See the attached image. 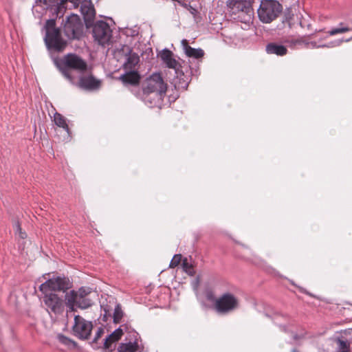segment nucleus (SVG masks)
<instances>
[{
  "mask_svg": "<svg viewBox=\"0 0 352 352\" xmlns=\"http://www.w3.org/2000/svg\"><path fill=\"white\" fill-rule=\"evenodd\" d=\"M120 80H122L124 84L137 85L140 82V76L135 71H130L120 76Z\"/></svg>",
  "mask_w": 352,
  "mask_h": 352,
  "instance_id": "18",
  "label": "nucleus"
},
{
  "mask_svg": "<svg viewBox=\"0 0 352 352\" xmlns=\"http://www.w3.org/2000/svg\"><path fill=\"white\" fill-rule=\"evenodd\" d=\"M182 267H183L184 271L186 273H187L188 275H190V276L195 275V272L194 270L193 266L188 262L187 258H184L182 261Z\"/></svg>",
  "mask_w": 352,
  "mask_h": 352,
  "instance_id": "23",
  "label": "nucleus"
},
{
  "mask_svg": "<svg viewBox=\"0 0 352 352\" xmlns=\"http://www.w3.org/2000/svg\"><path fill=\"white\" fill-rule=\"evenodd\" d=\"M253 1V0H228L227 6L234 20L248 23L254 15Z\"/></svg>",
  "mask_w": 352,
  "mask_h": 352,
  "instance_id": "2",
  "label": "nucleus"
},
{
  "mask_svg": "<svg viewBox=\"0 0 352 352\" xmlns=\"http://www.w3.org/2000/svg\"><path fill=\"white\" fill-rule=\"evenodd\" d=\"M58 66L64 76L70 81L73 80V78L69 69L78 72H84L87 69V62L78 55L73 53L65 55L60 60Z\"/></svg>",
  "mask_w": 352,
  "mask_h": 352,
  "instance_id": "3",
  "label": "nucleus"
},
{
  "mask_svg": "<svg viewBox=\"0 0 352 352\" xmlns=\"http://www.w3.org/2000/svg\"><path fill=\"white\" fill-rule=\"evenodd\" d=\"M283 10L282 5L276 0H263L258 10V16L263 23H270L276 19Z\"/></svg>",
  "mask_w": 352,
  "mask_h": 352,
  "instance_id": "4",
  "label": "nucleus"
},
{
  "mask_svg": "<svg viewBox=\"0 0 352 352\" xmlns=\"http://www.w3.org/2000/svg\"><path fill=\"white\" fill-rule=\"evenodd\" d=\"M104 329L101 327L98 328L97 332L94 338V342H97L98 340L101 338V336L104 334Z\"/></svg>",
  "mask_w": 352,
  "mask_h": 352,
  "instance_id": "31",
  "label": "nucleus"
},
{
  "mask_svg": "<svg viewBox=\"0 0 352 352\" xmlns=\"http://www.w3.org/2000/svg\"><path fill=\"white\" fill-rule=\"evenodd\" d=\"M338 344V351L337 352H351L350 344L348 342L339 339Z\"/></svg>",
  "mask_w": 352,
  "mask_h": 352,
  "instance_id": "24",
  "label": "nucleus"
},
{
  "mask_svg": "<svg viewBox=\"0 0 352 352\" xmlns=\"http://www.w3.org/2000/svg\"><path fill=\"white\" fill-rule=\"evenodd\" d=\"M45 42L48 49L56 52H63L67 43L61 36L60 30H52L46 33Z\"/></svg>",
  "mask_w": 352,
  "mask_h": 352,
  "instance_id": "11",
  "label": "nucleus"
},
{
  "mask_svg": "<svg viewBox=\"0 0 352 352\" xmlns=\"http://www.w3.org/2000/svg\"><path fill=\"white\" fill-rule=\"evenodd\" d=\"M87 294L84 289H79L78 292H71V296L67 302V306L72 311H74V307L76 306L81 309H86L91 306V300L86 297Z\"/></svg>",
  "mask_w": 352,
  "mask_h": 352,
  "instance_id": "12",
  "label": "nucleus"
},
{
  "mask_svg": "<svg viewBox=\"0 0 352 352\" xmlns=\"http://www.w3.org/2000/svg\"><path fill=\"white\" fill-rule=\"evenodd\" d=\"M122 335V330L121 329H118L115 330L111 334H110L109 336L111 339H113V340L117 342L121 338Z\"/></svg>",
  "mask_w": 352,
  "mask_h": 352,
  "instance_id": "28",
  "label": "nucleus"
},
{
  "mask_svg": "<svg viewBox=\"0 0 352 352\" xmlns=\"http://www.w3.org/2000/svg\"><path fill=\"white\" fill-rule=\"evenodd\" d=\"M53 122L58 127L62 128L65 131L66 135L64 136L63 140H69L71 138V131L66 118L62 114L56 112L54 114Z\"/></svg>",
  "mask_w": 352,
  "mask_h": 352,
  "instance_id": "15",
  "label": "nucleus"
},
{
  "mask_svg": "<svg viewBox=\"0 0 352 352\" xmlns=\"http://www.w3.org/2000/svg\"><path fill=\"white\" fill-rule=\"evenodd\" d=\"M93 329L91 321L85 320L80 315H75L72 327V334L80 340H88Z\"/></svg>",
  "mask_w": 352,
  "mask_h": 352,
  "instance_id": "7",
  "label": "nucleus"
},
{
  "mask_svg": "<svg viewBox=\"0 0 352 352\" xmlns=\"http://www.w3.org/2000/svg\"><path fill=\"white\" fill-rule=\"evenodd\" d=\"M80 10L82 15L84 16L87 25H89V23L94 21L96 15V11L94 6L86 2L82 4Z\"/></svg>",
  "mask_w": 352,
  "mask_h": 352,
  "instance_id": "16",
  "label": "nucleus"
},
{
  "mask_svg": "<svg viewBox=\"0 0 352 352\" xmlns=\"http://www.w3.org/2000/svg\"><path fill=\"white\" fill-rule=\"evenodd\" d=\"M160 58L168 68L173 69L176 72L179 69L180 65L173 58V54L170 50L167 49L162 50L160 54Z\"/></svg>",
  "mask_w": 352,
  "mask_h": 352,
  "instance_id": "14",
  "label": "nucleus"
},
{
  "mask_svg": "<svg viewBox=\"0 0 352 352\" xmlns=\"http://www.w3.org/2000/svg\"><path fill=\"white\" fill-rule=\"evenodd\" d=\"M182 43L185 50V53L188 57L199 59L204 56V52L201 49H195L190 47L186 39H184Z\"/></svg>",
  "mask_w": 352,
  "mask_h": 352,
  "instance_id": "19",
  "label": "nucleus"
},
{
  "mask_svg": "<svg viewBox=\"0 0 352 352\" xmlns=\"http://www.w3.org/2000/svg\"><path fill=\"white\" fill-rule=\"evenodd\" d=\"M139 56L137 54H131L127 58V60L124 65V69L129 70L133 69V68H135V65L139 63Z\"/></svg>",
  "mask_w": 352,
  "mask_h": 352,
  "instance_id": "20",
  "label": "nucleus"
},
{
  "mask_svg": "<svg viewBox=\"0 0 352 352\" xmlns=\"http://www.w3.org/2000/svg\"><path fill=\"white\" fill-rule=\"evenodd\" d=\"M167 90V84L159 73L153 74L142 85V99L145 102L155 104L161 100Z\"/></svg>",
  "mask_w": 352,
  "mask_h": 352,
  "instance_id": "1",
  "label": "nucleus"
},
{
  "mask_svg": "<svg viewBox=\"0 0 352 352\" xmlns=\"http://www.w3.org/2000/svg\"><path fill=\"white\" fill-rule=\"evenodd\" d=\"M100 85V80L96 79L92 75L81 76L78 82V86L80 88L86 90L98 89Z\"/></svg>",
  "mask_w": 352,
  "mask_h": 352,
  "instance_id": "13",
  "label": "nucleus"
},
{
  "mask_svg": "<svg viewBox=\"0 0 352 352\" xmlns=\"http://www.w3.org/2000/svg\"><path fill=\"white\" fill-rule=\"evenodd\" d=\"M214 306L218 313L226 314L239 308V300L234 294L227 292L216 299Z\"/></svg>",
  "mask_w": 352,
  "mask_h": 352,
  "instance_id": "5",
  "label": "nucleus"
},
{
  "mask_svg": "<svg viewBox=\"0 0 352 352\" xmlns=\"http://www.w3.org/2000/svg\"><path fill=\"white\" fill-rule=\"evenodd\" d=\"M122 317V311L119 305H118L113 313V321L115 323H119Z\"/></svg>",
  "mask_w": 352,
  "mask_h": 352,
  "instance_id": "26",
  "label": "nucleus"
},
{
  "mask_svg": "<svg viewBox=\"0 0 352 352\" xmlns=\"http://www.w3.org/2000/svg\"><path fill=\"white\" fill-rule=\"evenodd\" d=\"M116 342L115 340H113V339H111L110 338V336H109L106 339H105V341H104V349H109L111 348V344L113 343Z\"/></svg>",
  "mask_w": 352,
  "mask_h": 352,
  "instance_id": "32",
  "label": "nucleus"
},
{
  "mask_svg": "<svg viewBox=\"0 0 352 352\" xmlns=\"http://www.w3.org/2000/svg\"><path fill=\"white\" fill-rule=\"evenodd\" d=\"M138 345L136 342H129L121 344L118 348L119 352H135L138 350Z\"/></svg>",
  "mask_w": 352,
  "mask_h": 352,
  "instance_id": "21",
  "label": "nucleus"
},
{
  "mask_svg": "<svg viewBox=\"0 0 352 352\" xmlns=\"http://www.w3.org/2000/svg\"><path fill=\"white\" fill-rule=\"evenodd\" d=\"M93 36L99 45L104 46L111 42L112 30L107 23L98 21L93 27Z\"/></svg>",
  "mask_w": 352,
  "mask_h": 352,
  "instance_id": "9",
  "label": "nucleus"
},
{
  "mask_svg": "<svg viewBox=\"0 0 352 352\" xmlns=\"http://www.w3.org/2000/svg\"><path fill=\"white\" fill-rule=\"evenodd\" d=\"M351 29L347 26H344L343 23L340 24V27L334 28L330 30L327 33L330 36H334L338 34H343L350 31Z\"/></svg>",
  "mask_w": 352,
  "mask_h": 352,
  "instance_id": "22",
  "label": "nucleus"
},
{
  "mask_svg": "<svg viewBox=\"0 0 352 352\" xmlns=\"http://www.w3.org/2000/svg\"><path fill=\"white\" fill-rule=\"evenodd\" d=\"M42 294H43V302L49 313L52 312L57 314L63 311V300L56 294L51 292H42Z\"/></svg>",
  "mask_w": 352,
  "mask_h": 352,
  "instance_id": "10",
  "label": "nucleus"
},
{
  "mask_svg": "<svg viewBox=\"0 0 352 352\" xmlns=\"http://www.w3.org/2000/svg\"><path fill=\"white\" fill-rule=\"evenodd\" d=\"M58 341L60 342H61L62 344H65L67 346H69L70 344H74V341H72L71 339L65 337L63 335H58Z\"/></svg>",
  "mask_w": 352,
  "mask_h": 352,
  "instance_id": "29",
  "label": "nucleus"
},
{
  "mask_svg": "<svg viewBox=\"0 0 352 352\" xmlns=\"http://www.w3.org/2000/svg\"><path fill=\"white\" fill-rule=\"evenodd\" d=\"M182 258V256L181 254H175L170 263L169 267L175 268L177 267L181 263Z\"/></svg>",
  "mask_w": 352,
  "mask_h": 352,
  "instance_id": "27",
  "label": "nucleus"
},
{
  "mask_svg": "<svg viewBox=\"0 0 352 352\" xmlns=\"http://www.w3.org/2000/svg\"><path fill=\"white\" fill-rule=\"evenodd\" d=\"M72 285L69 278L66 276H53L44 283L41 284L39 287V290L41 292L59 291L65 292L70 289Z\"/></svg>",
  "mask_w": 352,
  "mask_h": 352,
  "instance_id": "8",
  "label": "nucleus"
},
{
  "mask_svg": "<svg viewBox=\"0 0 352 352\" xmlns=\"http://www.w3.org/2000/svg\"><path fill=\"white\" fill-rule=\"evenodd\" d=\"M56 22L53 19L47 20L46 22V33H48L52 30H59L58 28H56Z\"/></svg>",
  "mask_w": 352,
  "mask_h": 352,
  "instance_id": "30",
  "label": "nucleus"
},
{
  "mask_svg": "<svg viewBox=\"0 0 352 352\" xmlns=\"http://www.w3.org/2000/svg\"><path fill=\"white\" fill-rule=\"evenodd\" d=\"M63 32L69 39H78L83 33V25L77 14H71L64 23Z\"/></svg>",
  "mask_w": 352,
  "mask_h": 352,
  "instance_id": "6",
  "label": "nucleus"
},
{
  "mask_svg": "<svg viewBox=\"0 0 352 352\" xmlns=\"http://www.w3.org/2000/svg\"><path fill=\"white\" fill-rule=\"evenodd\" d=\"M14 230L16 234H18L19 238L24 239L27 237V234L25 232L22 230L21 227V224L19 221L15 222L14 225Z\"/></svg>",
  "mask_w": 352,
  "mask_h": 352,
  "instance_id": "25",
  "label": "nucleus"
},
{
  "mask_svg": "<svg viewBox=\"0 0 352 352\" xmlns=\"http://www.w3.org/2000/svg\"><path fill=\"white\" fill-rule=\"evenodd\" d=\"M266 52L269 54H276L277 56H285L287 53V49L285 46L276 43H270L266 45Z\"/></svg>",
  "mask_w": 352,
  "mask_h": 352,
  "instance_id": "17",
  "label": "nucleus"
}]
</instances>
